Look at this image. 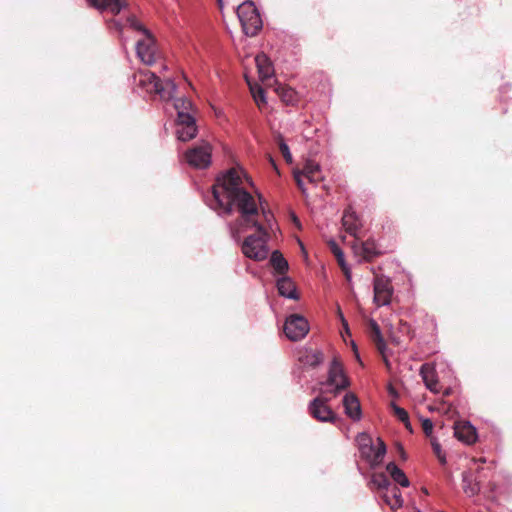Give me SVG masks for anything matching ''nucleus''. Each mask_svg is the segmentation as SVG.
<instances>
[{
    "mask_svg": "<svg viewBox=\"0 0 512 512\" xmlns=\"http://www.w3.org/2000/svg\"><path fill=\"white\" fill-rule=\"evenodd\" d=\"M249 184V178L243 171L231 168L213 186L217 205L227 214L239 213L231 230L235 241H239L241 233L258 225L259 221V206L247 190Z\"/></svg>",
    "mask_w": 512,
    "mask_h": 512,
    "instance_id": "f257e3e1",
    "label": "nucleus"
},
{
    "mask_svg": "<svg viewBox=\"0 0 512 512\" xmlns=\"http://www.w3.org/2000/svg\"><path fill=\"white\" fill-rule=\"evenodd\" d=\"M137 85L147 93L157 94L161 100L168 101L174 98L176 84L171 79L161 81L160 78L149 70H140L135 76Z\"/></svg>",
    "mask_w": 512,
    "mask_h": 512,
    "instance_id": "f03ea898",
    "label": "nucleus"
},
{
    "mask_svg": "<svg viewBox=\"0 0 512 512\" xmlns=\"http://www.w3.org/2000/svg\"><path fill=\"white\" fill-rule=\"evenodd\" d=\"M253 228L256 229L255 234L247 236L241 245L242 253L255 261H262L268 256L267 242L269 234L266 228L258 221V225Z\"/></svg>",
    "mask_w": 512,
    "mask_h": 512,
    "instance_id": "7ed1b4c3",
    "label": "nucleus"
},
{
    "mask_svg": "<svg viewBox=\"0 0 512 512\" xmlns=\"http://www.w3.org/2000/svg\"><path fill=\"white\" fill-rule=\"evenodd\" d=\"M237 16L242 30L249 37L256 36L262 29L260 14L252 1H245L237 7Z\"/></svg>",
    "mask_w": 512,
    "mask_h": 512,
    "instance_id": "20e7f679",
    "label": "nucleus"
},
{
    "mask_svg": "<svg viewBox=\"0 0 512 512\" xmlns=\"http://www.w3.org/2000/svg\"><path fill=\"white\" fill-rule=\"evenodd\" d=\"M326 384L332 386L333 389L323 391L322 394L331 393L333 396H336L350 385L349 379L344 374L342 363L337 356H334L330 364Z\"/></svg>",
    "mask_w": 512,
    "mask_h": 512,
    "instance_id": "39448f33",
    "label": "nucleus"
},
{
    "mask_svg": "<svg viewBox=\"0 0 512 512\" xmlns=\"http://www.w3.org/2000/svg\"><path fill=\"white\" fill-rule=\"evenodd\" d=\"M212 148L208 142H202L185 153V159L190 166L195 168H207L211 163Z\"/></svg>",
    "mask_w": 512,
    "mask_h": 512,
    "instance_id": "423d86ee",
    "label": "nucleus"
},
{
    "mask_svg": "<svg viewBox=\"0 0 512 512\" xmlns=\"http://www.w3.org/2000/svg\"><path fill=\"white\" fill-rule=\"evenodd\" d=\"M309 332L308 321L299 314L290 315L284 324V333L291 341L303 339Z\"/></svg>",
    "mask_w": 512,
    "mask_h": 512,
    "instance_id": "0eeeda50",
    "label": "nucleus"
},
{
    "mask_svg": "<svg viewBox=\"0 0 512 512\" xmlns=\"http://www.w3.org/2000/svg\"><path fill=\"white\" fill-rule=\"evenodd\" d=\"M331 397L320 395L313 399L308 407L310 415L321 422L334 423L336 421V414L328 406Z\"/></svg>",
    "mask_w": 512,
    "mask_h": 512,
    "instance_id": "6e6552de",
    "label": "nucleus"
},
{
    "mask_svg": "<svg viewBox=\"0 0 512 512\" xmlns=\"http://www.w3.org/2000/svg\"><path fill=\"white\" fill-rule=\"evenodd\" d=\"M136 50L140 60L148 66L153 65L159 57L156 42L151 33H147L143 39L137 41Z\"/></svg>",
    "mask_w": 512,
    "mask_h": 512,
    "instance_id": "1a4fd4ad",
    "label": "nucleus"
},
{
    "mask_svg": "<svg viewBox=\"0 0 512 512\" xmlns=\"http://www.w3.org/2000/svg\"><path fill=\"white\" fill-rule=\"evenodd\" d=\"M293 175L298 188L303 193H305L303 178H306L310 183H318L322 180L320 167L313 161H307L301 170L295 169Z\"/></svg>",
    "mask_w": 512,
    "mask_h": 512,
    "instance_id": "9d476101",
    "label": "nucleus"
},
{
    "mask_svg": "<svg viewBox=\"0 0 512 512\" xmlns=\"http://www.w3.org/2000/svg\"><path fill=\"white\" fill-rule=\"evenodd\" d=\"M393 295V286L389 278L377 275L374 278V303L377 306L388 305Z\"/></svg>",
    "mask_w": 512,
    "mask_h": 512,
    "instance_id": "9b49d317",
    "label": "nucleus"
},
{
    "mask_svg": "<svg viewBox=\"0 0 512 512\" xmlns=\"http://www.w3.org/2000/svg\"><path fill=\"white\" fill-rule=\"evenodd\" d=\"M177 138L186 142L194 137L197 134V126L195 119L192 115H181L180 119H177V129H176Z\"/></svg>",
    "mask_w": 512,
    "mask_h": 512,
    "instance_id": "f8f14e48",
    "label": "nucleus"
},
{
    "mask_svg": "<svg viewBox=\"0 0 512 512\" xmlns=\"http://www.w3.org/2000/svg\"><path fill=\"white\" fill-rule=\"evenodd\" d=\"M377 443V447L371 443L359 450L361 457L365 459L372 467L379 465L386 453L385 443L380 438L377 439Z\"/></svg>",
    "mask_w": 512,
    "mask_h": 512,
    "instance_id": "ddd939ff",
    "label": "nucleus"
},
{
    "mask_svg": "<svg viewBox=\"0 0 512 512\" xmlns=\"http://www.w3.org/2000/svg\"><path fill=\"white\" fill-rule=\"evenodd\" d=\"M419 373L427 389L435 394L441 392L442 386L438 380L437 371L433 364L424 363L420 367Z\"/></svg>",
    "mask_w": 512,
    "mask_h": 512,
    "instance_id": "4468645a",
    "label": "nucleus"
},
{
    "mask_svg": "<svg viewBox=\"0 0 512 512\" xmlns=\"http://www.w3.org/2000/svg\"><path fill=\"white\" fill-rule=\"evenodd\" d=\"M351 248L355 255L361 256L363 260L370 262L375 257L381 255V252L377 249L376 243L373 240H366L357 242L356 240L352 242Z\"/></svg>",
    "mask_w": 512,
    "mask_h": 512,
    "instance_id": "2eb2a0df",
    "label": "nucleus"
},
{
    "mask_svg": "<svg viewBox=\"0 0 512 512\" xmlns=\"http://www.w3.org/2000/svg\"><path fill=\"white\" fill-rule=\"evenodd\" d=\"M342 225L348 234L353 236L356 240L359 239L358 232L362 227V223L351 206H348L344 210L342 217Z\"/></svg>",
    "mask_w": 512,
    "mask_h": 512,
    "instance_id": "dca6fc26",
    "label": "nucleus"
},
{
    "mask_svg": "<svg viewBox=\"0 0 512 512\" xmlns=\"http://www.w3.org/2000/svg\"><path fill=\"white\" fill-rule=\"evenodd\" d=\"M454 435L459 440L471 445L477 440L476 429L466 421L456 422L454 425Z\"/></svg>",
    "mask_w": 512,
    "mask_h": 512,
    "instance_id": "f3484780",
    "label": "nucleus"
},
{
    "mask_svg": "<svg viewBox=\"0 0 512 512\" xmlns=\"http://www.w3.org/2000/svg\"><path fill=\"white\" fill-rule=\"evenodd\" d=\"M324 360V355L320 350L312 348H303L298 353V361L311 368L319 366Z\"/></svg>",
    "mask_w": 512,
    "mask_h": 512,
    "instance_id": "a211bd4d",
    "label": "nucleus"
},
{
    "mask_svg": "<svg viewBox=\"0 0 512 512\" xmlns=\"http://www.w3.org/2000/svg\"><path fill=\"white\" fill-rule=\"evenodd\" d=\"M89 4L100 10V11H110L114 15H118L122 9L126 8L128 5L127 0H87Z\"/></svg>",
    "mask_w": 512,
    "mask_h": 512,
    "instance_id": "6ab92c4d",
    "label": "nucleus"
},
{
    "mask_svg": "<svg viewBox=\"0 0 512 512\" xmlns=\"http://www.w3.org/2000/svg\"><path fill=\"white\" fill-rule=\"evenodd\" d=\"M368 326H369V334H370L371 340L374 342L377 350L382 355L386 366L389 367V361L387 360L386 355H385L386 343L381 334L379 325L376 323L375 320L370 319L368 322Z\"/></svg>",
    "mask_w": 512,
    "mask_h": 512,
    "instance_id": "aec40b11",
    "label": "nucleus"
},
{
    "mask_svg": "<svg viewBox=\"0 0 512 512\" xmlns=\"http://www.w3.org/2000/svg\"><path fill=\"white\" fill-rule=\"evenodd\" d=\"M255 63L260 80L266 83L274 74V67L271 60L264 53H261L255 57Z\"/></svg>",
    "mask_w": 512,
    "mask_h": 512,
    "instance_id": "412c9836",
    "label": "nucleus"
},
{
    "mask_svg": "<svg viewBox=\"0 0 512 512\" xmlns=\"http://www.w3.org/2000/svg\"><path fill=\"white\" fill-rule=\"evenodd\" d=\"M345 413L353 420H359L361 417V406L358 398L353 393H348L343 398Z\"/></svg>",
    "mask_w": 512,
    "mask_h": 512,
    "instance_id": "4be33fe9",
    "label": "nucleus"
},
{
    "mask_svg": "<svg viewBox=\"0 0 512 512\" xmlns=\"http://www.w3.org/2000/svg\"><path fill=\"white\" fill-rule=\"evenodd\" d=\"M462 488L467 496L473 497L480 492V480L474 478L470 472H464L462 474Z\"/></svg>",
    "mask_w": 512,
    "mask_h": 512,
    "instance_id": "5701e85b",
    "label": "nucleus"
},
{
    "mask_svg": "<svg viewBox=\"0 0 512 512\" xmlns=\"http://www.w3.org/2000/svg\"><path fill=\"white\" fill-rule=\"evenodd\" d=\"M277 289L281 296L297 299L294 282L289 277H282L277 281Z\"/></svg>",
    "mask_w": 512,
    "mask_h": 512,
    "instance_id": "b1692460",
    "label": "nucleus"
},
{
    "mask_svg": "<svg viewBox=\"0 0 512 512\" xmlns=\"http://www.w3.org/2000/svg\"><path fill=\"white\" fill-rule=\"evenodd\" d=\"M383 500L393 510L398 509L403 505L401 492L396 486H393L390 491L389 489L387 490V492L383 495Z\"/></svg>",
    "mask_w": 512,
    "mask_h": 512,
    "instance_id": "393cba45",
    "label": "nucleus"
},
{
    "mask_svg": "<svg viewBox=\"0 0 512 512\" xmlns=\"http://www.w3.org/2000/svg\"><path fill=\"white\" fill-rule=\"evenodd\" d=\"M386 470L392 479L402 487H408L410 485V482L403 470H401L394 462L388 463Z\"/></svg>",
    "mask_w": 512,
    "mask_h": 512,
    "instance_id": "a878e982",
    "label": "nucleus"
},
{
    "mask_svg": "<svg viewBox=\"0 0 512 512\" xmlns=\"http://www.w3.org/2000/svg\"><path fill=\"white\" fill-rule=\"evenodd\" d=\"M270 263H271L272 267L274 268V270L276 271V273H278L280 275H284L288 271V268H289L288 262L283 257L281 252H279L278 250H275L272 252L271 257H270Z\"/></svg>",
    "mask_w": 512,
    "mask_h": 512,
    "instance_id": "bb28decb",
    "label": "nucleus"
},
{
    "mask_svg": "<svg viewBox=\"0 0 512 512\" xmlns=\"http://www.w3.org/2000/svg\"><path fill=\"white\" fill-rule=\"evenodd\" d=\"M246 82L249 86L250 92L253 96L254 101L257 106L261 108L262 105L266 104L265 91L264 89L258 85L257 83H252L248 77H246Z\"/></svg>",
    "mask_w": 512,
    "mask_h": 512,
    "instance_id": "cd10ccee",
    "label": "nucleus"
},
{
    "mask_svg": "<svg viewBox=\"0 0 512 512\" xmlns=\"http://www.w3.org/2000/svg\"><path fill=\"white\" fill-rule=\"evenodd\" d=\"M174 108L177 111V119H180V116L183 115H191L190 110L192 109V103L189 99L185 97L175 98L174 99Z\"/></svg>",
    "mask_w": 512,
    "mask_h": 512,
    "instance_id": "c85d7f7f",
    "label": "nucleus"
},
{
    "mask_svg": "<svg viewBox=\"0 0 512 512\" xmlns=\"http://www.w3.org/2000/svg\"><path fill=\"white\" fill-rule=\"evenodd\" d=\"M370 483L374 487H376L377 489H380V490H384V489L388 490V488L391 485L389 478L383 472H381V473H374L372 475V477H371Z\"/></svg>",
    "mask_w": 512,
    "mask_h": 512,
    "instance_id": "c756f323",
    "label": "nucleus"
},
{
    "mask_svg": "<svg viewBox=\"0 0 512 512\" xmlns=\"http://www.w3.org/2000/svg\"><path fill=\"white\" fill-rule=\"evenodd\" d=\"M259 212H260V216H259L260 223L266 228V230L268 228H271L273 214L269 210H266L263 206L259 207Z\"/></svg>",
    "mask_w": 512,
    "mask_h": 512,
    "instance_id": "7c9ffc66",
    "label": "nucleus"
},
{
    "mask_svg": "<svg viewBox=\"0 0 512 512\" xmlns=\"http://www.w3.org/2000/svg\"><path fill=\"white\" fill-rule=\"evenodd\" d=\"M279 150L287 163H292V155L290 153L288 145L284 142L281 135L278 136Z\"/></svg>",
    "mask_w": 512,
    "mask_h": 512,
    "instance_id": "2f4dec72",
    "label": "nucleus"
},
{
    "mask_svg": "<svg viewBox=\"0 0 512 512\" xmlns=\"http://www.w3.org/2000/svg\"><path fill=\"white\" fill-rule=\"evenodd\" d=\"M431 446H432L433 452L436 455V457L438 458L439 462L441 464H445L446 463L445 454L442 451L440 443L433 437H431Z\"/></svg>",
    "mask_w": 512,
    "mask_h": 512,
    "instance_id": "473e14b6",
    "label": "nucleus"
},
{
    "mask_svg": "<svg viewBox=\"0 0 512 512\" xmlns=\"http://www.w3.org/2000/svg\"><path fill=\"white\" fill-rule=\"evenodd\" d=\"M329 247L331 249V252L334 254L337 262H338V265H343L345 264V259H344V254L342 252V250L339 248V246L337 245V243L335 241H330L329 242Z\"/></svg>",
    "mask_w": 512,
    "mask_h": 512,
    "instance_id": "72a5a7b5",
    "label": "nucleus"
},
{
    "mask_svg": "<svg viewBox=\"0 0 512 512\" xmlns=\"http://www.w3.org/2000/svg\"><path fill=\"white\" fill-rule=\"evenodd\" d=\"M391 407H392L394 416L397 417L401 422L407 420L409 415H408V412L404 408H401L394 403L391 404Z\"/></svg>",
    "mask_w": 512,
    "mask_h": 512,
    "instance_id": "f704fd0d",
    "label": "nucleus"
},
{
    "mask_svg": "<svg viewBox=\"0 0 512 512\" xmlns=\"http://www.w3.org/2000/svg\"><path fill=\"white\" fill-rule=\"evenodd\" d=\"M127 21L129 22L130 26L133 29L141 31L144 34V37L146 36L147 33H150L141 23L137 21L136 18L129 17Z\"/></svg>",
    "mask_w": 512,
    "mask_h": 512,
    "instance_id": "c9c22d12",
    "label": "nucleus"
},
{
    "mask_svg": "<svg viewBox=\"0 0 512 512\" xmlns=\"http://www.w3.org/2000/svg\"><path fill=\"white\" fill-rule=\"evenodd\" d=\"M357 443L359 446V450L364 447L368 446L369 444L373 443L371 437L366 433H361L357 436Z\"/></svg>",
    "mask_w": 512,
    "mask_h": 512,
    "instance_id": "e433bc0d",
    "label": "nucleus"
},
{
    "mask_svg": "<svg viewBox=\"0 0 512 512\" xmlns=\"http://www.w3.org/2000/svg\"><path fill=\"white\" fill-rule=\"evenodd\" d=\"M422 429L427 437L431 438L433 431V423L430 419L426 418L422 420Z\"/></svg>",
    "mask_w": 512,
    "mask_h": 512,
    "instance_id": "4c0bfd02",
    "label": "nucleus"
},
{
    "mask_svg": "<svg viewBox=\"0 0 512 512\" xmlns=\"http://www.w3.org/2000/svg\"><path fill=\"white\" fill-rule=\"evenodd\" d=\"M294 95V91L292 89H282L281 97L283 101L290 102L292 100V97Z\"/></svg>",
    "mask_w": 512,
    "mask_h": 512,
    "instance_id": "58836bf2",
    "label": "nucleus"
},
{
    "mask_svg": "<svg viewBox=\"0 0 512 512\" xmlns=\"http://www.w3.org/2000/svg\"><path fill=\"white\" fill-rule=\"evenodd\" d=\"M340 268H341L342 272L344 273L346 279L349 281L351 279V271H350L348 265L345 263L343 265H340Z\"/></svg>",
    "mask_w": 512,
    "mask_h": 512,
    "instance_id": "ea45409f",
    "label": "nucleus"
},
{
    "mask_svg": "<svg viewBox=\"0 0 512 512\" xmlns=\"http://www.w3.org/2000/svg\"><path fill=\"white\" fill-rule=\"evenodd\" d=\"M402 423L404 424L405 428H406L409 432H411V433L413 432L412 425H411V423H410L409 417L407 418V420H406V421H403Z\"/></svg>",
    "mask_w": 512,
    "mask_h": 512,
    "instance_id": "a19ab883",
    "label": "nucleus"
},
{
    "mask_svg": "<svg viewBox=\"0 0 512 512\" xmlns=\"http://www.w3.org/2000/svg\"><path fill=\"white\" fill-rule=\"evenodd\" d=\"M339 314H340V318H341L342 324H343V326H344V328H345L346 332H348V331H349L348 323H347V321L344 319V317H343L342 313H341V312H339Z\"/></svg>",
    "mask_w": 512,
    "mask_h": 512,
    "instance_id": "79ce46f5",
    "label": "nucleus"
},
{
    "mask_svg": "<svg viewBox=\"0 0 512 512\" xmlns=\"http://www.w3.org/2000/svg\"><path fill=\"white\" fill-rule=\"evenodd\" d=\"M398 449H399V451H400L401 458H402V459H406V453H405V451H404L403 447H402L401 445H398Z\"/></svg>",
    "mask_w": 512,
    "mask_h": 512,
    "instance_id": "37998d69",
    "label": "nucleus"
},
{
    "mask_svg": "<svg viewBox=\"0 0 512 512\" xmlns=\"http://www.w3.org/2000/svg\"><path fill=\"white\" fill-rule=\"evenodd\" d=\"M443 394H444V396H448L450 394V389L449 388L445 389Z\"/></svg>",
    "mask_w": 512,
    "mask_h": 512,
    "instance_id": "c03bdc74",
    "label": "nucleus"
},
{
    "mask_svg": "<svg viewBox=\"0 0 512 512\" xmlns=\"http://www.w3.org/2000/svg\"><path fill=\"white\" fill-rule=\"evenodd\" d=\"M217 2H218L219 7L222 8V6H223L222 0H217Z\"/></svg>",
    "mask_w": 512,
    "mask_h": 512,
    "instance_id": "a18cd8bd",
    "label": "nucleus"
},
{
    "mask_svg": "<svg viewBox=\"0 0 512 512\" xmlns=\"http://www.w3.org/2000/svg\"><path fill=\"white\" fill-rule=\"evenodd\" d=\"M495 489V484H490V490L493 491Z\"/></svg>",
    "mask_w": 512,
    "mask_h": 512,
    "instance_id": "49530a36",
    "label": "nucleus"
},
{
    "mask_svg": "<svg viewBox=\"0 0 512 512\" xmlns=\"http://www.w3.org/2000/svg\"><path fill=\"white\" fill-rule=\"evenodd\" d=\"M478 461H480V462H485V459L481 458V459H479Z\"/></svg>",
    "mask_w": 512,
    "mask_h": 512,
    "instance_id": "de8ad7c7",
    "label": "nucleus"
}]
</instances>
